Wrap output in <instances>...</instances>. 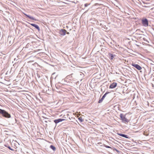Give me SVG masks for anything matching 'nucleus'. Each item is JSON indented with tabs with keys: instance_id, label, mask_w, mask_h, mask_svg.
Masks as SVG:
<instances>
[{
	"instance_id": "nucleus-1",
	"label": "nucleus",
	"mask_w": 154,
	"mask_h": 154,
	"mask_svg": "<svg viewBox=\"0 0 154 154\" xmlns=\"http://www.w3.org/2000/svg\"><path fill=\"white\" fill-rule=\"evenodd\" d=\"M0 113L2 114L5 117L8 118L11 117L10 115L4 110L0 109Z\"/></svg>"
},
{
	"instance_id": "nucleus-2",
	"label": "nucleus",
	"mask_w": 154,
	"mask_h": 154,
	"mask_svg": "<svg viewBox=\"0 0 154 154\" xmlns=\"http://www.w3.org/2000/svg\"><path fill=\"white\" fill-rule=\"evenodd\" d=\"M120 116L123 122L125 123L128 122H129V120L126 118L125 115L121 113L120 114Z\"/></svg>"
},
{
	"instance_id": "nucleus-3",
	"label": "nucleus",
	"mask_w": 154,
	"mask_h": 154,
	"mask_svg": "<svg viewBox=\"0 0 154 154\" xmlns=\"http://www.w3.org/2000/svg\"><path fill=\"white\" fill-rule=\"evenodd\" d=\"M142 23L143 25L145 26H148V21L146 19L142 20Z\"/></svg>"
},
{
	"instance_id": "nucleus-4",
	"label": "nucleus",
	"mask_w": 154,
	"mask_h": 154,
	"mask_svg": "<svg viewBox=\"0 0 154 154\" xmlns=\"http://www.w3.org/2000/svg\"><path fill=\"white\" fill-rule=\"evenodd\" d=\"M132 65L138 70H140L142 69V67L140 65L137 64L132 63Z\"/></svg>"
},
{
	"instance_id": "nucleus-5",
	"label": "nucleus",
	"mask_w": 154,
	"mask_h": 154,
	"mask_svg": "<svg viewBox=\"0 0 154 154\" xmlns=\"http://www.w3.org/2000/svg\"><path fill=\"white\" fill-rule=\"evenodd\" d=\"M66 31V30L65 29H61L59 33L61 35H65Z\"/></svg>"
},
{
	"instance_id": "nucleus-6",
	"label": "nucleus",
	"mask_w": 154,
	"mask_h": 154,
	"mask_svg": "<svg viewBox=\"0 0 154 154\" xmlns=\"http://www.w3.org/2000/svg\"><path fill=\"white\" fill-rule=\"evenodd\" d=\"M23 14L24 15L26 16L27 17H28L30 19H31V20H35V21L37 20L35 18L33 17H32V16H31L29 15H28L25 13H23Z\"/></svg>"
},
{
	"instance_id": "nucleus-7",
	"label": "nucleus",
	"mask_w": 154,
	"mask_h": 154,
	"mask_svg": "<svg viewBox=\"0 0 154 154\" xmlns=\"http://www.w3.org/2000/svg\"><path fill=\"white\" fill-rule=\"evenodd\" d=\"M65 119H55L54 120V122L56 124H57V123L60 122H62Z\"/></svg>"
},
{
	"instance_id": "nucleus-8",
	"label": "nucleus",
	"mask_w": 154,
	"mask_h": 154,
	"mask_svg": "<svg viewBox=\"0 0 154 154\" xmlns=\"http://www.w3.org/2000/svg\"><path fill=\"white\" fill-rule=\"evenodd\" d=\"M117 85V83L116 82H113L110 85L109 88H115Z\"/></svg>"
},
{
	"instance_id": "nucleus-9",
	"label": "nucleus",
	"mask_w": 154,
	"mask_h": 154,
	"mask_svg": "<svg viewBox=\"0 0 154 154\" xmlns=\"http://www.w3.org/2000/svg\"><path fill=\"white\" fill-rule=\"evenodd\" d=\"M108 55L109 59L111 60L113 59L114 57L115 56V55H113L110 53H109Z\"/></svg>"
},
{
	"instance_id": "nucleus-10",
	"label": "nucleus",
	"mask_w": 154,
	"mask_h": 154,
	"mask_svg": "<svg viewBox=\"0 0 154 154\" xmlns=\"http://www.w3.org/2000/svg\"><path fill=\"white\" fill-rule=\"evenodd\" d=\"M31 25L35 27L36 29L39 30H40L39 28L38 25L33 23L30 24Z\"/></svg>"
},
{
	"instance_id": "nucleus-11",
	"label": "nucleus",
	"mask_w": 154,
	"mask_h": 154,
	"mask_svg": "<svg viewBox=\"0 0 154 154\" xmlns=\"http://www.w3.org/2000/svg\"><path fill=\"white\" fill-rule=\"evenodd\" d=\"M118 134L120 136H122V137H125L126 138H128V137L127 136V135L125 134H120V133H118Z\"/></svg>"
},
{
	"instance_id": "nucleus-12",
	"label": "nucleus",
	"mask_w": 154,
	"mask_h": 154,
	"mask_svg": "<svg viewBox=\"0 0 154 154\" xmlns=\"http://www.w3.org/2000/svg\"><path fill=\"white\" fill-rule=\"evenodd\" d=\"M50 148L54 151H55L56 149L55 147L52 145L50 146Z\"/></svg>"
},
{
	"instance_id": "nucleus-13",
	"label": "nucleus",
	"mask_w": 154,
	"mask_h": 154,
	"mask_svg": "<svg viewBox=\"0 0 154 154\" xmlns=\"http://www.w3.org/2000/svg\"><path fill=\"white\" fill-rule=\"evenodd\" d=\"M109 92H106L103 96L102 97V99H103V100L104 99V98H105V97H106V95L108 94V93H109Z\"/></svg>"
},
{
	"instance_id": "nucleus-14",
	"label": "nucleus",
	"mask_w": 154,
	"mask_h": 154,
	"mask_svg": "<svg viewBox=\"0 0 154 154\" xmlns=\"http://www.w3.org/2000/svg\"><path fill=\"white\" fill-rule=\"evenodd\" d=\"M78 119L79 120V121H80L81 122H82L83 121V119H82V117H79V118H78Z\"/></svg>"
},
{
	"instance_id": "nucleus-15",
	"label": "nucleus",
	"mask_w": 154,
	"mask_h": 154,
	"mask_svg": "<svg viewBox=\"0 0 154 154\" xmlns=\"http://www.w3.org/2000/svg\"><path fill=\"white\" fill-rule=\"evenodd\" d=\"M103 99H102V98H101V99L100 100L98 101V103H101L103 100Z\"/></svg>"
},
{
	"instance_id": "nucleus-16",
	"label": "nucleus",
	"mask_w": 154,
	"mask_h": 154,
	"mask_svg": "<svg viewBox=\"0 0 154 154\" xmlns=\"http://www.w3.org/2000/svg\"><path fill=\"white\" fill-rule=\"evenodd\" d=\"M104 146L106 148H111L109 146H107V145H104Z\"/></svg>"
},
{
	"instance_id": "nucleus-17",
	"label": "nucleus",
	"mask_w": 154,
	"mask_h": 154,
	"mask_svg": "<svg viewBox=\"0 0 154 154\" xmlns=\"http://www.w3.org/2000/svg\"><path fill=\"white\" fill-rule=\"evenodd\" d=\"M8 148L10 149V150H13V149H11V147L10 146H8Z\"/></svg>"
},
{
	"instance_id": "nucleus-18",
	"label": "nucleus",
	"mask_w": 154,
	"mask_h": 154,
	"mask_svg": "<svg viewBox=\"0 0 154 154\" xmlns=\"http://www.w3.org/2000/svg\"><path fill=\"white\" fill-rule=\"evenodd\" d=\"M88 5L87 4V3L85 4V7H87L88 6Z\"/></svg>"
},
{
	"instance_id": "nucleus-19",
	"label": "nucleus",
	"mask_w": 154,
	"mask_h": 154,
	"mask_svg": "<svg viewBox=\"0 0 154 154\" xmlns=\"http://www.w3.org/2000/svg\"><path fill=\"white\" fill-rule=\"evenodd\" d=\"M115 149L117 152H119L118 150H117L116 149Z\"/></svg>"
},
{
	"instance_id": "nucleus-20",
	"label": "nucleus",
	"mask_w": 154,
	"mask_h": 154,
	"mask_svg": "<svg viewBox=\"0 0 154 154\" xmlns=\"http://www.w3.org/2000/svg\"><path fill=\"white\" fill-rule=\"evenodd\" d=\"M67 34H69V32H68L67 33Z\"/></svg>"
}]
</instances>
